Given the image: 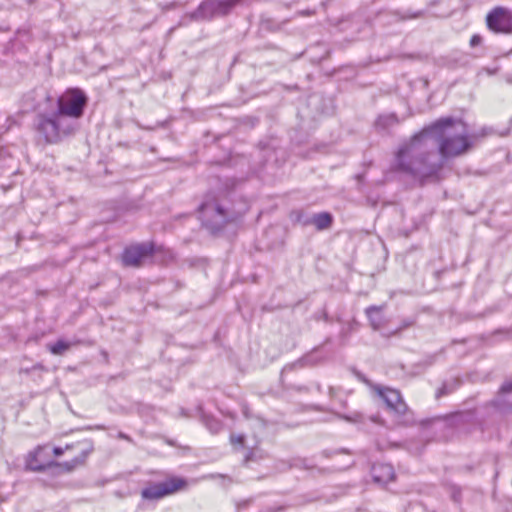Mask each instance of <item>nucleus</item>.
<instances>
[{
    "label": "nucleus",
    "instance_id": "20",
    "mask_svg": "<svg viewBox=\"0 0 512 512\" xmlns=\"http://www.w3.org/2000/svg\"><path fill=\"white\" fill-rule=\"evenodd\" d=\"M397 122V118L394 114H390L387 116H380L376 121V126L386 129L387 127L395 124Z\"/></svg>",
    "mask_w": 512,
    "mask_h": 512
},
{
    "label": "nucleus",
    "instance_id": "21",
    "mask_svg": "<svg viewBox=\"0 0 512 512\" xmlns=\"http://www.w3.org/2000/svg\"><path fill=\"white\" fill-rule=\"evenodd\" d=\"M246 437L244 434H231L230 435V443L234 447L235 450L245 448Z\"/></svg>",
    "mask_w": 512,
    "mask_h": 512
},
{
    "label": "nucleus",
    "instance_id": "29",
    "mask_svg": "<svg viewBox=\"0 0 512 512\" xmlns=\"http://www.w3.org/2000/svg\"><path fill=\"white\" fill-rule=\"evenodd\" d=\"M409 325H410V323H405L402 327H400L399 329H397L394 333H397V332H398V331H400L402 328L407 327V326H409Z\"/></svg>",
    "mask_w": 512,
    "mask_h": 512
},
{
    "label": "nucleus",
    "instance_id": "22",
    "mask_svg": "<svg viewBox=\"0 0 512 512\" xmlns=\"http://www.w3.org/2000/svg\"><path fill=\"white\" fill-rule=\"evenodd\" d=\"M72 448H73V445H70V444L66 445V447H65V448H62V447H54V449H53V453H54V455H55L56 457H60V456H62V455H63L64 450H69V449H72Z\"/></svg>",
    "mask_w": 512,
    "mask_h": 512
},
{
    "label": "nucleus",
    "instance_id": "18",
    "mask_svg": "<svg viewBox=\"0 0 512 512\" xmlns=\"http://www.w3.org/2000/svg\"><path fill=\"white\" fill-rule=\"evenodd\" d=\"M70 347L69 342L59 339L54 344L49 345V351L54 355H63Z\"/></svg>",
    "mask_w": 512,
    "mask_h": 512
},
{
    "label": "nucleus",
    "instance_id": "15",
    "mask_svg": "<svg viewBox=\"0 0 512 512\" xmlns=\"http://www.w3.org/2000/svg\"><path fill=\"white\" fill-rule=\"evenodd\" d=\"M366 314L373 329L378 330L382 323L380 308L377 306H370L366 309Z\"/></svg>",
    "mask_w": 512,
    "mask_h": 512
},
{
    "label": "nucleus",
    "instance_id": "24",
    "mask_svg": "<svg viewBox=\"0 0 512 512\" xmlns=\"http://www.w3.org/2000/svg\"><path fill=\"white\" fill-rule=\"evenodd\" d=\"M311 219V216L309 215H306L304 212L302 211H299L297 212V215H296V220L297 222H299L300 224H302L304 226V221L305 220H309Z\"/></svg>",
    "mask_w": 512,
    "mask_h": 512
},
{
    "label": "nucleus",
    "instance_id": "12",
    "mask_svg": "<svg viewBox=\"0 0 512 512\" xmlns=\"http://www.w3.org/2000/svg\"><path fill=\"white\" fill-rule=\"evenodd\" d=\"M334 221L330 212H320L311 215V219L304 221V226L314 225L317 230L323 231L329 229Z\"/></svg>",
    "mask_w": 512,
    "mask_h": 512
},
{
    "label": "nucleus",
    "instance_id": "26",
    "mask_svg": "<svg viewBox=\"0 0 512 512\" xmlns=\"http://www.w3.org/2000/svg\"><path fill=\"white\" fill-rule=\"evenodd\" d=\"M252 502V499H246L238 503L237 508L238 510H241L243 508H246L250 503Z\"/></svg>",
    "mask_w": 512,
    "mask_h": 512
},
{
    "label": "nucleus",
    "instance_id": "4",
    "mask_svg": "<svg viewBox=\"0 0 512 512\" xmlns=\"http://www.w3.org/2000/svg\"><path fill=\"white\" fill-rule=\"evenodd\" d=\"M242 0H205L199 7L187 15L190 20L203 21L214 17L226 16Z\"/></svg>",
    "mask_w": 512,
    "mask_h": 512
},
{
    "label": "nucleus",
    "instance_id": "19",
    "mask_svg": "<svg viewBox=\"0 0 512 512\" xmlns=\"http://www.w3.org/2000/svg\"><path fill=\"white\" fill-rule=\"evenodd\" d=\"M203 422L209 431L213 434L218 433L222 428L221 422L211 416H203Z\"/></svg>",
    "mask_w": 512,
    "mask_h": 512
},
{
    "label": "nucleus",
    "instance_id": "7",
    "mask_svg": "<svg viewBox=\"0 0 512 512\" xmlns=\"http://www.w3.org/2000/svg\"><path fill=\"white\" fill-rule=\"evenodd\" d=\"M154 252L153 245L142 243L127 247L122 254V261L125 266L139 267L145 258Z\"/></svg>",
    "mask_w": 512,
    "mask_h": 512
},
{
    "label": "nucleus",
    "instance_id": "17",
    "mask_svg": "<svg viewBox=\"0 0 512 512\" xmlns=\"http://www.w3.org/2000/svg\"><path fill=\"white\" fill-rule=\"evenodd\" d=\"M264 458V453L256 447L251 448L244 457L243 463L248 466L252 462H257Z\"/></svg>",
    "mask_w": 512,
    "mask_h": 512
},
{
    "label": "nucleus",
    "instance_id": "27",
    "mask_svg": "<svg viewBox=\"0 0 512 512\" xmlns=\"http://www.w3.org/2000/svg\"><path fill=\"white\" fill-rule=\"evenodd\" d=\"M118 437L121 439L130 440L129 436H127L126 434H124L122 432L119 433Z\"/></svg>",
    "mask_w": 512,
    "mask_h": 512
},
{
    "label": "nucleus",
    "instance_id": "25",
    "mask_svg": "<svg viewBox=\"0 0 512 512\" xmlns=\"http://www.w3.org/2000/svg\"><path fill=\"white\" fill-rule=\"evenodd\" d=\"M362 415L359 414V413H355L354 415L350 416V415H345L343 416V418L346 420V421H349V422H358L360 419H361Z\"/></svg>",
    "mask_w": 512,
    "mask_h": 512
},
{
    "label": "nucleus",
    "instance_id": "2",
    "mask_svg": "<svg viewBox=\"0 0 512 512\" xmlns=\"http://www.w3.org/2000/svg\"><path fill=\"white\" fill-rule=\"evenodd\" d=\"M88 103L86 93L80 88H69L57 98V109L37 114L34 127L45 144H58L72 136L78 129Z\"/></svg>",
    "mask_w": 512,
    "mask_h": 512
},
{
    "label": "nucleus",
    "instance_id": "30",
    "mask_svg": "<svg viewBox=\"0 0 512 512\" xmlns=\"http://www.w3.org/2000/svg\"><path fill=\"white\" fill-rule=\"evenodd\" d=\"M510 124L512 125V118H511V120H510Z\"/></svg>",
    "mask_w": 512,
    "mask_h": 512
},
{
    "label": "nucleus",
    "instance_id": "10",
    "mask_svg": "<svg viewBox=\"0 0 512 512\" xmlns=\"http://www.w3.org/2000/svg\"><path fill=\"white\" fill-rule=\"evenodd\" d=\"M491 405L501 412H507L512 408V378L502 384Z\"/></svg>",
    "mask_w": 512,
    "mask_h": 512
},
{
    "label": "nucleus",
    "instance_id": "11",
    "mask_svg": "<svg viewBox=\"0 0 512 512\" xmlns=\"http://www.w3.org/2000/svg\"><path fill=\"white\" fill-rule=\"evenodd\" d=\"M371 475L373 481L379 485H386L396 477L393 466L387 463L374 464L371 469Z\"/></svg>",
    "mask_w": 512,
    "mask_h": 512
},
{
    "label": "nucleus",
    "instance_id": "1",
    "mask_svg": "<svg viewBox=\"0 0 512 512\" xmlns=\"http://www.w3.org/2000/svg\"><path fill=\"white\" fill-rule=\"evenodd\" d=\"M470 147L465 124L453 117L441 118L402 144L392 167L423 184L441 170V158L460 156Z\"/></svg>",
    "mask_w": 512,
    "mask_h": 512
},
{
    "label": "nucleus",
    "instance_id": "14",
    "mask_svg": "<svg viewBox=\"0 0 512 512\" xmlns=\"http://www.w3.org/2000/svg\"><path fill=\"white\" fill-rule=\"evenodd\" d=\"M461 385L460 378H452L450 380L445 381L442 386L436 392V398H440L446 396L452 392H454Z\"/></svg>",
    "mask_w": 512,
    "mask_h": 512
},
{
    "label": "nucleus",
    "instance_id": "28",
    "mask_svg": "<svg viewBox=\"0 0 512 512\" xmlns=\"http://www.w3.org/2000/svg\"><path fill=\"white\" fill-rule=\"evenodd\" d=\"M371 420L375 423H379V417L378 416H373L371 417Z\"/></svg>",
    "mask_w": 512,
    "mask_h": 512
},
{
    "label": "nucleus",
    "instance_id": "23",
    "mask_svg": "<svg viewBox=\"0 0 512 512\" xmlns=\"http://www.w3.org/2000/svg\"><path fill=\"white\" fill-rule=\"evenodd\" d=\"M482 43V36L479 34H474L470 39V46L476 47Z\"/></svg>",
    "mask_w": 512,
    "mask_h": 512
},
{
    "label": "nucleus",
    "instance_id": "6",
    "mask_svg": "<svg viewBox=\"0 0 512 512\" xmlns=\"http://www.w3.org/2000/svg\"><path fill=\"white\" fill-rule=\"evenodd\" d=\"M486 25L496 34H512V10L495 7L486 15Z\"/></svg>",
    "mask_w": 512,
    "mask_h": 512
},
{
    "label": "nucleus",
    "instance_id": "13",
    "mask_svg": "<svg viewBox=\"0 0 512 512\" xmlns=\"http://www.w3.org/2000/svg\"><path fill=\"white\" fill-rule=\"evenodd\" d=\"M44 447L38 446L35 450L31 451L26 458V470L33 472H44L49 470V463L47 464H39L38 457Z\"/></svg>",
    "mask_w": 512,
    "mask_h": 512
},
{
    "label": "nucleus",
    "instance_id": "5",
    "mask_svg": "<svg viewBox=\"0 0 512 512\" xmlns=\"http://www.w3.org/2000/svg\"><path fill=\"white\" fill-rule=\"evenodd\" d=\"M201 221L213 233L220 231L229 220L225 209L216 201H205L199 206Z\"/></svg>",
    "mask_w": 512,
    "mask_h": 512
},
{
    "label": "nucleus",
    "instance_id": "9",
    "mask_svg": "<svg viewBox=\"0 0 512 512\" xmlns=\"http://www.w3.org/2000/svg\"><path fill=\"white\" fill-rule=\"evenodd\" d=\"M87 447L82 451L80 456L73 458L71 461L67 462H49V470L51 474L58 475L61 473H68L73 471L77 466L83 464L89 453L93 451V444L91 442H87Z\"/></svg>",
    "mask_w": 512,
    "mask_h": 512
},
{
    "label": "nucleus",
    "instance_id": "3",
    "mask_svg": "<svg viewBox=\"0 0 512 512\" xmlns=\"http://www.w3.org/2000/svg\"><path fill=\"white\" fill-rule=\"evenodd\" d=\"M187 487V481L180 477H170L160 482H149L141 490V497L145 500L155 501L172 495Z\"/></svg>",
    "mask_w": 512,
    "mask_h": 512
},
{
    "label": "nucleus",
    "instance_id": "16",
    "mask_svg": "<svg viewBox=\"0 0 512 512\" xmlns=\"http://www.w3.org/2000/svg\"><path fill=\"white\" fill-rule=\"evenodd\" d=\"M309 363V358L306 356V357H302L300 359H298L297 361L295 362H292L290 364H287L286 366H284V368L282 369L281 371V381L284 382V376L285 374L291 372V371H294L296 369H300V368H303L305 367L307 364Z\"/></svg>",
    "mask_w": 512,
    "mask_h": 512
},
{
    "label": "nucleus",
    "instance_id": "8",
    "mask_svg": "<svg viewBox=\"0 0 512 512\" xmlns=\"http://www.w3.org/2000/svg\"><path fill=\"white\" fill-rule=\"evenodd\" d=\"M375 391L383 399L386 406L399 415H404L408 410L406 403L398 390L388 387L376 386Z\"/></svg>",
    "mask_w": 512,
    "mask_h": 512
}]
</instances>
